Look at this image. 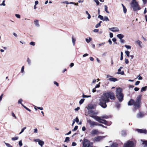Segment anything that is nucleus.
<instances>
[{"label": "nucleus", "mask_w": 147, "mask_h": 147, "mask_svg": "<svg viewBox=\"0 0 147 147\" xmlns=\"http://www.w3.org/2000/svg\"><path fill=\"white\" fill-rule=\"evenodd\" d=\"M100 82H99L98 84L96 85L94 88H95L96 89V88L99 87L100 86Z\"/></svg>", "instance_id": "45"}, {"label": "nucleus", "mask_w": 147, "mask_h": 147, "mask_svg": "<svg viewBox=\"0 0 147 147\" xmlns=\"http://www.w3.org/2000/svg\"><path fill=\"white\" fill-rule=\"evenodd\" d=\"M97 125L102 126V127H105L104 126L102 125L101 124H99V123H97Z\"/></svg>", "instance_id": "59"}, {"label": "nucleus", "mask_w": 147, "mask_h": 147, "mask_svg": "<svg viewBox=\"0 0 147 147\" xmlns=\"http://www.w3.org/2000/svg\"><path fill=\"white\" fill-rule=\"evenodd\" d=\"M138 79L139 80H142V78L140 76H138Z\"/></svg>", "instance_id": "60"}, {"label": "nucleus", "mask_w": 147, "mask_h": 147, "mask_svg": "<svg viewBox=\"0 0 147 147\" xmlns=\"http://www.w3.org/2000/svg\"><path fill=\"white\" fill-rule=\"evenodd\" d=\"M108 80L110 81L113 82H115L117 81V79L114 78H109Z\"/></svg>", "instance_id": "15"}, {"label": "nucleus", "mask_w": 147, "mask_h": 147, "mask_svg": "<svg viewBox=\"0 0 147 147\" xmlns=\"http://www.w3.org/2000/svg\"><path fill=\"white\" fill-rule=\"evenodd\" d=\"M144 115L142 113L140 112L137 115V117L138 118H140L143 117Z\"/></svg>", "instance_id": "14"}, {"label": "nucleus", "mask_w": 147, "mask_h": 147, "mask_svg": "<svg viewBox=\"0 0 147 147\" xmlns=\"http://www.w3.org/2000/svg\"><path fill=\"white\" fill-rule=\"evenodd\" d=\"M84 100V99H82L79 101V104L80 105H81L83 103Z\"/></svg>", "instance_id": "35"}, {"label": "nucleus", "mask_w": 147, "mask_h": 147, "mask_svg": "<svg viewBox=\"0 0 147 147\" xmlns=\"http://www.w3.org/2000/svg\"><path fill=\"white\" fill-rule=\"evenodd\" d=\"M118 144L116 143H113L111 146V147H117Z\"/></svg>", "instance_id": "31"}, {"label": "nucleus", "mask_w": 147, "mask_h": 147, "mask_svg": "<svg viewBox=\"0 0 147 147\" xmlns=\"http://www.w3.org/2000/svg\"><path fill=\"white\" fill-rule=\"evenodd\" d=\"M22 105L23 106V107L26 109L27 110L29 111H30L31 110L30 109L27 108L24 105L22 104Z\"/></svg>", "instance_id": "41"}, {"label": "nucleus", "mask_w": 147, "mask_h": 147, "mask_svg": "<svg viewBox=\"0 0 147 147\" xmlns=\"http://www.w3.org/2000/svg\"><path fill=\"white\" fill-rule=\"evenodd\" d=\"M136 144V141L129 140L124 143L123 147H135Z\"/></svg>", "instance_id": "6"}, {"label": "nucleus", "mask_w": 147, "mask_h": 147, "mask_svg": "<svg viewBox=\"0 0 147 147\" xmlns=\"http://www.w3.org/2000/svg\"><path fill=\"white\" fill-rule=\"evenodd\" d=\"M78 126H76L72 130V131H75L76 130L78 129Z\"/></svg>", "instance_id": "40"}, {"label": "nucleus", "mask_w": 147, "mask_h": 147, "mask_svg": "<svg viewBox=\"0 0 147 147\" xmlns=\"http://www.w3.org/2000/svg\"><path fill=\"white\" fill-rule=\"evenodd\" d=\"M88 112H89V113L90 114H91L92 115H93V114H96L92 110H89Z\"/></svg>", "instance_id": "28"}, {"label": "nucleus", "mask_w": 147, "mask_h": 147, "mask_svg": "<svg viewBox=\"0 0 147 147\" xmlns=\"http://www.w3.org/2000/svg\"><path fill=\"white\" fill-rule=\"evenodd\" d=\"M34 23L35 26L38 27L39 26V24L38 23V20H34Z\"/></svg>", "instance_id": "16"}, {"label": "nucleus", "mask_w": 147, "mask_h": 147, "mask_svg": "<svg viewBox=\"0 0 147 147\" xmlns=\"http://www.w3.org/2000/svg\"><path fill=\"white\" fill-rule=\"evenodd\" d=\"M72 40L74 46L75 45L76 39L75 38H74L73 37H72Z\"/></svg>", "instance_id": "25"}, {"label": "nucleus", "mask_w": 147, "mask_h": 147, "mask_svg": "<svg viewBox=\"0 0 147 147\" xmlns=\"http://www.w3.org/2000/svg\"><path fill=\"white\" fill-rule=\"evenodd\" d=\"M104 7H105V10L106 11V12L107 13H109V11H108V10H107L108 7H107V6L106 5H105L104 6Z\"/></svg>", "instance_id": "26"}, {"label": "nucleus", "mask_w": 147, "mask_h": 147, "mask_svg": "<svg viewBox=\"0 0 147 147\" xmlns=\"http://www.w3.org/2000/svg\"><path fill=\"white\" fill-rule=\"evenodd\" d=\"M102 21H109V20L107 17L105 16L104 17H103V19Z\"/></svg>", "instance_id": "23"}, {"label": "nucleus", "mask_w": 147, "mask_h": 147, "mask_svg": "<svg viewBox=\"0 0 147 147\" xmlns=\"http://www.w3.org/2000/svg\"><path fill=\"white\" fill-rule=\"evenodd\" d=\"M5 2V1L3 0V3H2L0 4L1 5H3V6H5V4L4 3Z\"/></svg>", "instance_id": "57"}, {"label": "nucleus", "mask_w": 147, "mask_h": 147, "mask_svg": "<svg viewBox=\"0 0 147 147\" xmlns=\"http://www.w3.org/2000/svg\"><path fill=\"white\" fill-rule=\"evenodd\" d=\"M26 127H24L23 128H22L21 130V131L20 133L19 134H20L21 133H22V132H23L24 131V130L26 129Z\"/></svg>", "instance_id": "38"}, {"label": "nucleus", "mask_w": 147, "mask_h": 147, "mask_svg": "<svg viewBox=\"0 0 147 147\" xmlns=\"http://www.w3.org/2000/svg\"><path fill=\"white\" fill-rule=\"evenodd\" d=\"M70 3L73 4H74L75 5H76L77 6L78 5V3H75L74 2H71Z\"/></svg>", "instance_id": "51"}, {"label": "nucleus", "mask_w": 147, "mask_h": 147, "mask_svg": "<svg viewBox=\"0 0 147 147\" xmlns=\"http://www.w3.org/2000/svg\"><path fill=\"white\" fill-rule=\"evenodd\" d=\"M136 130L138 132L141 133L146 134L147 133V131L145 129H136Z\"/></svg>", "instance_id": "10"}, {"label": "nucleus", "mask_w": 147, "mask_h": 147, "mask_svg": "<svg viewBox=\"0 0 147 147\" xmlns=\"http://www.w3.org/2000/svg\"><path fill=\"white\" fill-rule=\"evenodd\" d=\"M125 53L128 57H129V56L130 52L129 51H125Z\"/></svg>", "instance_id": "32"}, {"label": "nucleus", "mask_w": 147, "mask_h": 147, "mask_svg": "<svg viewBox=\"0 0 147 147\" xmlns=\"http://www.w3.org/2000/svg\"><path fill=\"white\" fill-rule=\"evenodd\" d=\"M21 72L23 73L24 72V66H23L21 68Z\"/></svg>", "instance_id": "48"}, {"label": "nucleus", "mask_w": 147, "mask_h": 147, "mask_svg": "<svg viewBox=\"0 0 147 147\" xmlns=\"http://www.w3.org/2000/svg\"><path fill=\"white\" fill-rule=\"evenodd\" d=\"M92 40L91 38L89 37V38H86V40L87 43L89 42Z\"/></svg>", "instance_id": "24"}, {"label": "nucleus", "mask_w": 147, "mask_h": 147, "mask_svg": "<svg viewBox=\"0 0 147 147\" xmlns=\"http://www.w3.org/2000/svg\"><path fill=\"white\" fill-rule=\"evenodd\" d=\"M117 36L120 39H121L124 37V36L121 34H119L117 35Z\"/></svg>", "instance_id": "17"}, {"label": "nucleus", "mask_w": 147, "mask_h": 147, "mask_svg": "<svg viewBox=\"0 0 147 147\" xmlns=\"http://www.w3.org/2000/svg\"><path fill=\"white\" fill-rule=\"evenodd\" d=\"M110 37V38H112L113 36V34L112 33H110L109 34Z\"/></svg>", "instance_id": "63"}, {"label": "nucleus", "mask_w": 147, "mask_h": 147, "mask_svg": "<svg viewBox=\"0 0 147 147\" xmlns=\"http://www.w3.org/2000/svg\"><path fill=\"white\" fill-rule=\"evenodd\" d=\"M105 44V42H103L102 43H100V44H98V47H99L101 46L104 45Z\"/></svg>", "instance_id": "44"}, {"label": "nucleus", "mask_w": 147, "mask_h": 147, "mask_svg": "<svg viewBox=\"0 0 147 147\" xmlns=\"http://www.w3.org/2000/svg\"><path fill=\"white\" fill-rule=\"evenodd\" d=\"M115 98L114 94L111 92L103 93L99 100V104L103 108L106 107V102H109V98L111 100H114Z\"/></svg>", "instance_id": "1"}, {"label": "nucleus", "mask_w": 147, "mask_h": 147, "mask_svg": "<svg viewBox=\"0 0 147 147\" xmlns=\"http://www.w3.org/2000/svg\"><path fill=\"white\" fill-rule=\"evenodd\" d=\"M121 134L122 136H125L126 135L127 133L125 131L123 130L121 131Z\"/></svg>", "instance_id": "22"}, {"label": "nucleus", "mask_w": 147, "mask_h": 147, "mask_svg": "<svg viewBox=\"0 0 147 147\" xmlns=\"http://www.w3.org/2000/svg\"><path fill=\"white\" fill-rule=\"evenodd\" d=\"M69 141V137H67L65 138L64 141L65 142H68Z\"/></svg>", "instance_id": "33"}, {"label": "nucleus", "mask_w": 147, "mask_h": 147, "mask_svg": "<svg viewBox=\"0 0 147 147\" xmlns=\"http://www.w3.org/2000/svg\"><path fill=\"white\" fill-rule=\"evenodd\" d=\"M73 120H75V121L76 122H77V123H78L79 122V119H78V117H77L76 118V119H74Z\"/></svg>", "instance_id": "42"}, {"label": "nucleus", "mask_w": 147, "mask_h": 147, "mask_svg": "<svg viewBox=\"0 0 147 147\" xmlns=\"http://www.w3.org/2000/svg\"><path fill=\"white\" fill-rule=\"evenodd\" d=\"M105 137L104 136H99L95 138L94 139V140L95 142H99L102 140Z\"/></svg>", "instance_id": "8"}, {"label": "nucleus", "mask_w": 147, "mask_h": 147, "mask_svg": "<svg viewBox=\"0 0 147 147\" xmlns=\"http://www.w3.org/2000/svg\"><path fill=\"white\" fill-rule=\"evenodd\" d=\"M18 138L19 137L18 136L12 138H11V140L13 141H15L18 140Z\"/></svg>", "instance_id": "29"}, {"label": "nucleus", "mask_w": 147, "mask_h": 147, "mask_svg": "<svg viewBox=\"0 0 147 147\" xmlns=\"http://www.w3.org/2000/svg\"><path fill=\"white\" fill-rule=\"evenodd\" d=\"M22 99H19V100L18 101V103L19 104H22Z\"/></svg>", "instance_id": "54"}, {"label": "nucleus", "mask_w": 147, "mask_h": 147, "mask_svg": "<svg viewBox=\"0 0 147 147\" xmlns=\"http://www.w3.org/2000/svg\"><path fill=\"white\" fill-rule=\"evenodd\" d=\"M87 122L89 123L91 127H93L94 126L97 125V123L94 121H92L90 119L87 120Z\"/></svg>", "instance_id": "7"}, {"label": "nucleus", "mask_w": 147, "mask_h": 147, "mask_svg": "<svg viewBox=\"0 0 147 147\" xmlns=\"http://www.w3.org/2000/svg\"><path fill=\"white\" fill-rule=\"evenodd\" d=\"M131 5L134 11H136L141 9L138 2L136 0H133L131 3Z\"/></svg>", "instance_id": "5"}, {"label": "nucleus", "mask_w": 147, "mask_h": 147, "mask_svg": "<svg viewBox=\"0 0 147 147\" xmlns=\"http://www.w3.org/2000/svg\"><path fill=\"white\" fill-rule=\"evenodd\" d=\"M54 83L55 85H56L57 86H59V84L57 82L55 81L54 82Z\"/></svg>", "instance_id": "62"}, {"label": "nucleus", "mask_w": 147, "mask_h": 147, "mask_svg": "<svg viewBox=\"0 0 147 147\" xmlns=\"http://www.w3.org/2000/svg\"><path fill=\"white\" fill-rule=\"evenodd\" d=\"M121 5L123 8V11L124 13H126L127 11L126 8L123 4H121Z\"/></svg>", "instance_id": "18"}, {"label": "nucleus", "mask_w": 147, "mask_h": 147, "mask_svg": "<svg viewBox=\"0 0 147 147\" xmlns=\"http://www.w3.org/2000/svg\"><path fill=\"white\" fill-rule=\"evenodd\" d=\"M125 63L127 64L129 63V61L128 59H125Z\"/></svg>", "instance_id": "58"}, {"label": "nucleus", "mask_w": 147, "mask_h": 147, "mask_svg": "<svg viewBox=\"0 0 147 147\" xmlns=\"http://www.w3.org/2000/svg\"><path fill=\"white\" fill-rule=\"evenodd\" d=\"M98 18L100 19L101 20H103V17L101 15H99L98 16Z\"/></svg>", "instance_id": "36"}, {"label": "nucleus", "mask_w": 147, "mask_h": 147, "mask_svg": "<svg viewBox=\"0 0 147 147\" xmlns=\"http://www.w3.org/2000/svg\"><path fill=\"white\" fill-rule=\"evenodd\" d=\"M140 83V82L139 81H136V82L135 85H137L139 84Z\"/></svg>", "instance_id": "64"}, {"label": "nucleus", "mask_w": 147, "mask_h": 147, "mask_svg": "<svg viewBox=\"0 0 147 147\" xmlns=\"http://www.w3.org/2000/svg\"><path fill=\"white\" fill-rule=\"evenodd\" d=\"M11 114H12V115L13 117H14L15 119L17 118L16 117L15 115L12 112Z\"/></svg>", "instance_id": "56"}, {"label": "nucleus", "mask_w": 147, "mask_h": 147, "mask_svg": "<svg viewBox=\"0 0 147 147\" xmlns=\"http://www.w3.org/2000/svg\"><path fill=\"white\" fill-rule=\"evenodd\" d=\"M96 80L95 79H94L93 80L91 84V85L92 86V84H95L96 82Z\"/></svg>", "instance_id": "43"}, {"label": "nucleus", "mask_w": 147, "mask_h": 147, "mask_svg": "<svg viewBox=\"0 0 147 147\" xmlns=\"http://www.w3.org/2000/svg\"><path fill=\"white\" fill-rule=\"evenodd\" d=\"M91 97V95H84V94H83L82 97L84 98H90Z\"/></svg>", "instance_id": "27"}, {"label": "nucleus", "mask_w": 147, "mask_h": 147, "mask_svg": "<svg viewBox=\"0 0 147 147\" xmlns=\"http://www.w3.org/2000/svg\"><path fill=\"white\" fill-rule=\"evenodd\" d=\"M101 26L100 24V23H98L95 26V28H98V27L100 26Z\"/></svg>", "instance_id": "49"}, {"label": "nucleus", "mask_w": 147, "mask_h": 147, "mask_svg": "<svg viewBox=\"0 0 147 147\" xmlns=\"http://www.w3.org/2000/svg\"><path fill=\"white\" fill-rule=\"evenodd\" d=\"M94 108V107L92 105H88V110H91L92 109Z\"/></svg>", "instance_id": "21"}, {"label": "nucleus", "mask_w": 147, "mask_h": 147, "mask_svg": "<svg viewBox=\"0 0 147 147\" xmlns=\"http://www.w3.org/2000/svg\"><path fill=\"white\" fill-rule=\"evenodd\" d=\"M71 2H70L69 3L67 1H63L61 2V3H66L67 4H71L70 3Z\"/></svg>", "instance_id": "37"}, {"label": "nucleus", "mask_w": 147, "mask_h": 147, "mask_svg": "<svg viewBox=\"0 0 147 147\" xmlns=\"http://www.w3.org/2000/svg\"><path fill=\"white\" fill-rule=\"evenodd\" d=\"M137 43L138 44V45H139V46H140V47H142V42L140 41V40H138L137 41Z\"/></svg>", "instance_id": "19"}, {"label": "nucleus", "mask_w": 147, "mask_h": 147, "mask_svg": "<svg viewBox=\"0 0 147 147\" xmlns=\"http://www.w3.org/2000/svg\"><path fill=\"white\" fill-rule=\"evenodd\" d=\"M109 30L113 32H117L119 31V28L117 27H113L109 28Z\"/></svg>", "instance_id": "9"}, {"label": "nucleus", "mask_w": 147, "mask_h": 147, "mask_svg": "<svg viewBox=\"0 0 147 147\" xmlns=\"http://www.w3.org/2000/svg\"><path fill=\"white\" fill-rule=\"evenodd\" d=\"M143 142V144H144L145 146H147V141H143L142 140H141Z\"/></svg>", "instance_id": "34"}, {"label": "nucleus", "mask_w": 147, "mask_h": 147, "mask_svg": "<svg viewBox=\"0 0 147 147\" xmlns=\"http://www.w3.org/2000/svg\"><path fill=\"white\" fill-rule=\"evenodd\" d=\"M147 89V86L143 87L141 88L140 91L141 92H142L143 91H146Z\"/></svg>", "instance_id": "20"}, {"label": "nucleus", "mask_w": 147, "mask_h": 147, "mask_svg": "<svg viewBox=\"0 0 147 147\" xmlns=\"http://www.w3.org/2000/svg\"><path fill=\"white\" fill-rule=\"evenodd\" d=\"M5 144L8 147H12L8 143H5Z\"/></svg>", "instance_id": "52"}, {"label": "nucleus", "mask_w": 147, "mask_h": 147, "mask_svg": "<svg viewBox=\"0 0 147 147\" xmlns=\"http://www.w3.org/2000/svg\"><path fill=\"white\" fill-rule=\"evenodd\" d=\"M95 2H96L97 5H98L99 3V2L98 0H93Z\"/></svg>", "instance_id": "50"}, {"label": "nucleus", "mask_w": 147, "mask_h": 147, "mask_svg": "<svg viewBox=\"0 0 147 147\" xmlns=\"http://www.w3.org/2000/svg\"><path fill=\"white\" fill-rule=\"evenodd\" d=\"M19 144L20 147H21L22 145V143L21 140L19 142Z\"/></svg>", "instance_id": "46"}, {"label": "nucleus", "mask_w": 147, "mask_h": 147, "mask_svg": "<svg viewBox=\"0 0 147 147\" xmlns=\"http://www.w3.org/2000/svg\"><path fill=\"white\" fill-rule=\"evenodd\" d=\"M141 97L142 95H138L137 97L136 100L135 101L134 100L131 99L128 103V105H134L135 108H139L141 106Z\"/></svg>", "instance_id": "2"}, {"label": "nucleus", "mask_w": 147, "mask_h": 147, "mask_svg": "<svg viewBox=\"0 0 147 147\" xmlns=\"http://www.w3.org/2000/svg\"><path fill=\"white\" fill-rule=\"evenodd\" d=\"M122 90L120 88H117L116 95L117 99L120 102H121L123 100V95L122 93Z\"/></svg>", "instance_id": "4"}, {"label": "nucleus", "mask_w": 147, "mask_h": 147, "mask_svg": "<svg viewBox=\"0 0 147 147\" xmlns=\"http://www.w3.org/2000/svg\"><path fill=\"white\" fill-rule=\"evenodd\" d=\"M18 18H20V15L18 14H16L15 15Z\"/></svg>", "instance_id": "55"}, {"label": "nucleus", "mask_w": 147, "mask_h": 147, "mask_svg": "<svg viewBox=\"0 0 147 147\" xmlns=\"http://www.w3.org/2000/svg\"><path fill=\"white\" fill-rule=\"evenodd\" d=\"M123 68V67H120L118 69L117 74H118L123 75L124 73L123 71H121V69Z\"/></svg>", "instance_id": "12"}, {"label": "nucleus", "mask_w": 147, "mask_h": 147, "mask_svg": "<svg viewBox=\"0 0 147 147\" xmlns=\"http://www.w3.org/2000/svg\"><path fill=\"white\" fill-rule=\"evenodd\" d=\"M98 131L97 129H93L91 132V134L92 135L97 134L98 133Z\"/></svg>", "instance_id": "13"}, {"label": "nucleus", "mask_w": 147, "mask_h": 147, "mask_svg": "<svg viewBox=\"0 0 147 147\" xmlns=\"http://www.w3.org/2000/svg\"><path fill=\"white\" fill-rule=\"evenodd\" d=\"M27 62L29 65H30L31 62V61L29 58L27 59Z\"/></svg>", "instance_id": "39"}, {"label": "nucleus", "mask_w": 147, "mask_h": 147, "mask_svg": "<svg viewBox=\"0 0 147 147\" xmlns=\"http://www.w3.org/2000/svg\"><path fill=\"white\" fill-rule=\"evenodd\" d=\"M125 46L127 49H130L131 48V46L129 45H125Z\"/></svg>", "instance_id": "47"}, {"label": "nucleus", "mask_w": 147, "mask_h": 147, "mask_svg": "<svg viewBox=\"0 0 147 147\" xmlns=\"http://www.w3.org/2000/svg\"><path fill=\"white\" fill-rule=\"evenodd\" d=\"M34 133H37L38 132V129L37 128H35L34 129Z\"/></svg>", "instance_id": "61"}, {"label": "nucleus", "mask_w": 147, "mask_h": 147, "mask_svg": "<svg viewBox=\"0 0 147 147\" xmlns=\"http://www.w3.org/2000/svg\"><path fill=\"white\" fill-rule=\"evenodd\" d=\"M30 45H32L33 46H34L35 45L34 42H31L30 43Z\"/></svg>", "instance_id": "53"}, {"label": "nucleus", "mask_w": 147, "mask_h": 147, "mask_svg": "<svg viewBox=\"0 0 147 147\" xmlns=\"http://www.w3.org/2000/svg\"><path fill=\"white\" fill-rule=\"evenodd\" d=\"M85 12L88 15V19H90L91 18V16L88 13V12L87 11H86Z\"/></svg>", "instance_id": "30"}, {"label": "nucleus", "mask_w": 147, "mask_h": 147, "mask_svg": "<svg viewBox=\"0 0 147 147\" xmlns=\"http://www.w3.org/2000/svg\"><path fill=\"white\" fill-rule=\"evenodd\" d=\"M90 116L94 119L96 121L98 122L103 123V124L107 125V121L104 120L103 119H107L108 116L107 115H104L101 117H98L97 116L90 115Z\"/></svg>", "instance_id": "3"}, {"label": "nucleus", "mask_w": 147, "mask_h": 147, "mask_svg": "<svg viewBox=\"0 0 147 147\" xmlns=\"http://www.w3.org/2000/svg\"><path fill=\"white\" fill-rule=\"evenodd\" d=\"M34 141L36 142H38V144L41 147H42L43 145L44 144V142L43 141L39 139H36L34 140Z\"/></svg>", "instance_id": "11"}]
</instances>
